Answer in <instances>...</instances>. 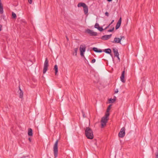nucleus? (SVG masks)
Masks as SVG:
<instances>
[{
	"label": "nucleus",
	"mask_w": 158,
	"mask_h": 158,
	"mask_svg": "<svg viewBox=\"0 0 158 158\" xmlns=\"http://www.w3.org/2000/svg\"><path fill=\"white\" fill-rule=\"evenodd\" d=\"M85 134L86 137L88 139H91L94 137L92 130L89 127H86Z\"/></svg>",
	"instance_id": "obj_1"
},
{
	"label": "nucleus",
	"mask_w": 158,
	"mask_h": 158,
	"mask_svg": "<svg viewBox=\"0 0 158 158\" xmlns=\"http://www.w3.org/2000/svg\"><path fill=\"white\" fill-rule=\"evenodd\" d=\"M110 114L109 113H106L105 114V116L102 117L101 120V125L102 127L103 128L106 125L107 122V118L109 116Z\"/></svg>",
	"instance_id": "obj_2"
},
{
	"label": "nucleus",
	"mask_w": 158,
	"mask_h": 158,
	"mask_svg": "<svg viewBox=\"0 0 158 158\" xmlns=\"http://www.w3.org/2000/svg\"><path fill=\"white\" fill-rule=\"evenodd\" d=\"M58 140H56L54 145L53 146V152H54V156L55 158H56L57 156L58 155Z\"/></svg>",
	"instance_id": "obj_3"
},
{
	"label": "nucleus",
	"mask_w": 158,
	"mask_h": 158,
	"mask_svg": "<svg viewBox=\"0 0 158 158\" xmlns=\"http://www.w3.org/2000/svg\"><path fill=\"white\" fill-rule=\"evenodd\" d=\"M48 60H47V59L46 58L45 61H44V69L43 71V73H46L47 69H48Z\"/></svg>",
	"instance_id": "obj_4"
},
{
	"label": "nucleus",
	"mask_w": 158,
	"mask_h": 158,
	"mask_svg": "<svg viewBox=\"0 0 158 158\" xmlns=\"http://www.w3.org/2000/svg\"><path fill=\"white\" fill-rule=\"evenodd\" d=\"M125 129L124 127H123L121 128L120 130V132L118 133V136L120 138H123L125 135Z\"/></svg>",
	"instance_id": "obj_5"
},
{
	"label": "nucleus",
	"mask_w": 158,
	"mask_h": 158,
	"mask_svg": "<svg viewBox=\"0 0 158 158\" xmlns=\"http://www.w3.org/2000/svg\"><path fill=\"white\" fill-rule=\"evenodd\" d=\"M86 32L90 35L91 36H96L97 35V32H94L93 30H91L89 29L86 30Z\"/></svg>",
	"instance_id": "obj_6"
},
{
	"label": "nucleus",
	"mask_w": 158,
	"mask_h": 158,
	"mask_svg": "<svg viewBox=\"0 0 158 158\" xmlns=\"http://www.w3.org/2000/svg\"><path fill=\"white\" fill-rule=\"evenodd\" d=\"M112 36V35H105L102 36L101 39L103 40H107L109 39Z\"/></svg>",
	"instance_id": "obj_7"
},
{
	"label": "nucleus",
	"mask_w": 158,
	"mask_h": 158,
	"mask_svg": "<svg viewBox=\"0 0 158 158\" xmlns=\"http://www.w3.org/2000/svg\"><path fill=\"white\" fill-rule=\"evenodd\" d=\"M121 39H119V38H118L115 37L114 38V40L111 41V42L115 44H121Z\"/></svg>",
	"instance_id": "obj_8"
},
{
	"label": "nucleus",
	"mask_w": 158,
	"mask_h": 158,
	"mask_svg": "<svg viewBox=\"0 0 158 158\" xmlns=\"http://www.w3.org/2000/svg\"><path fill=\"white\" fill-rule=\"evenodd\" d=\"M121 23V18H120L119 19L118 23H117V24L116 25V26L115 27L116 29L117 30L120 27Z\"/></svg>",
	"instance_id": "obj_9"
},
{
	"label": "nucleus",
	"mask_w": 158,
	"mask_h": 158,
	"mask_svg": "<svg viewBox=\"0 0 158 158\" xmlns=\"http://www.w3.org/2000/svg\"><path fill=\"white\" fill-rule=\"evenodd\" d=\"M125 73V71H123L122 73V74L121 75V76L120 77V79L121 81L123 83H125V81L124 80V73Z\"/></svg>",
	"instance_id": "obj_10"
},
{
	"label": "nucleus",
	"mask_w": 158,
	"mask_h": 158,
	"mask_svg": "<svg viewBox=\"0 0 158 158\" xmlns=\"http://www.w3.org/2000/svg\"><path fill=\"white\" fill-rule=\"evenodd\" d=\"M80 52L84 53L85 51V46L81 45L80 47Z\"/></svg>",
	"instance_id": "obj_11"
},
{
	"label": "nucleus",
	"mask_w": 158,
	"mask_h": 158,
	"mask_svg": "<svg viewBox=\"0 0 158 158\" xmlns=\"http://www.w3.org/2000/svg\"><path fill=\"white\" fill-rule=\"evenodd\" d=\"M93 50L94 52L97 53H101L102 52V49H98L97 48L95 47H94L93 48Z\"/></svg>",
	"instance_id": "obj_12"
},
{
	"label": "nucleus",
	"mask_w": 158,
	"mask_h": 158,
	"mask_svg": "<svg viewBox=\"0 0 158 158\" xmlns=\"http://www.w3.org/2000/svg\"><path fill=\"white\" fill-rule=\"evenodd\" d=\"M113 52L114 54V56H119V54L118 52V50L117 49L114 48L113 49Z\"/></svg>",
	"instance_id": "obj_13"
},
{
	"label": "nucleus",
	"mask_w": 158,
	"mask_h": 158,
	"mask_svg": "<svg viewBox=\"0 0 158 158\" xmlns=\"http://www.w3.org/2000/svg\"><path fill=\"white\" fill-rule=\"evenodd\" d=\"M77 6H78V7L82 6V7H83L84 8V7H85V6H86V5L84 3L80 2V3H79L78 4V5H77Z\"/></svg>",
	"instance_id": "obj_14"
},
{
	"label": "nucleus",
	"mask_w": 158,
	"mask_h": 158,
	"mask_svg": "<svg viewBox=\"0 0 158 158\" xmlns=\"http://www.w3.org/2000/svg\"><path fill=\"white\" fill-rule=\"evenodd\" d=\"M28 135L29 136H32L33 135L32 130L31 128H29L28 129Z\"/></svg>",
	"instance_id": "obj_15"
},
{
	"label": "nucleus",
	"mask_w": 158,
	"mask_h": 158,
	"mask_svg": "<svg viewBox=\"0 0 158 158\" xmlns=\"http://www.w3.org/2000/svg\"><path fill=\"white\" fill-rule=\"evenodd\" d=\"M83 10L84 14L85 15H86L87 14L88 11V6H85V7H84L83 8Z\"/></svg>",
	"instance_id": "obj_16"
},
{
	"label": "nucleus",
	"mask_w": 158,
	"mask_h": 158,
	"mask_svg": "<svg viewBox=\"0 0 158 158\" xmlns=\"http://www.w3.org/2000/svg\"><path fill=\"white\" fill-rule=\"evenodd\" d=\"M104 52H105V53H106L110 54L111 53V49L109 48L106 49H105L104 51Z\"/></svg>",
	"instance_id": "obj_17"
},
{
	"label": "nucleus",
	"mask_w": 158,
	"mask_h": 158,
	"mask_svg": "<svg viewBox=\"0 0 158 158\" xmlns=\"http://www.w3.org/2000/svg\"><path fill=\"white\" fill-rule=\"evenodd\" d=\"M19 97L20 98H22L23 97V92L22 90L20 89V88L19 87Z\"/></svg>",
	"instance_id": "obj_18"
},
{
	"label": "nucleus",
	"mask_w": 158,
	"mask_h": 158,
	"mask_svg": "<svg viewBox=\"0 0 158 158\" xmlns=\"http://www.w3.org/2000/svg\"><path fill=\"white\" fill-rule=\"evenodd\" d=\"M54 69L55 70V75H56L58 73V66L57 65H55L54 67Z\"/></svg>",
	"instance_id": "obj_19"
},
{
	"label": "nucleus",
	"mask_w": 158,
	"mask_h": 158,
	"mask_svg": "<svg viewBox=\"0 0 158 158\" xmlns=\"http://www.w3.org/2000/svg\"><path fill=\"white\" fill-rule=\"evenodd\" d=\"M116 100L114 99H112L110 98L109 100V103H113Z\"/></svg>",
	"instance_id": "obj_20"
},
{
	"label": "nucleus",
	"mask_w": 158,
	"mask_h": 158,
	"mask_svg": "<svg viewBox=\"0 0 158 158\" xmlns=\"http://www.w3.org/2000/svg\"><path fill=\"white\" fill-rule=\"evenodd\" d=\"M111 105L109 106L108 107H107V109L106 110V112H107L106 113H109V111L110 110V109L111 108Z\"/></svg>",
	"instance_id": "obj_21"
},
{
	"label": "nucleus",
	"mask_w": 158,
	"mask_h": 158,
	"mask_svg": "<svg viewBox=\"0 0 158 158\" xmlns=\"http://www.w3.org/2000/svg\"><path fill=\"white\" fill-rule=\"evenodd\" d=\"M100 27L99 26V25L98 23H95L94 26V27L96 29H98Z\"/></svg>",
	"instance_id": "obj_22"
},
{
	"label": "nucleus",
	"mask_w": 158,
	"mask_h": 158,
	"mask_svg": "<svg viewBox=\"0 0 158 158\" xmlns=\"http://www.w3.org/2000/svg\"><path fill=\"white\" fill-rule=\"evenodd\" d=\"M12 16L13 18H16V14L14 12L12 13Z\"/></svg>",
	"instance_id": "obj_23"
},
{
	"label": "nucleus",
	"mask_w": 158,
	"mask_h": 158,
	"mask_svg": "<svg viewBox=\"0 0 158 158\" xmlns=\"http://www.w3.org/2000/svg\"><path fill=\"white\" fill-rule=\"evenodd\" d=\"M3 13V7H0V14H2Z\"/></svg>",
	"instance_id": "obj_24"
},
{
	"label": "nucleus",
	"mask_w": 158,
	"mask_h": 158,
	"mask_svg": "<svg viewBox=\"0 0 158 158\" xmlns=\"http://www.w3.org/2000/svg\"><path fill=\"white\" fill-rule=\"evenodd\" d=\"M98 30L99 31L101 32L103 30V29L102 28V27H100L98 28H97Z\"/></svg>",
	"instance_id": "obj_25"
},
{
	"label": "nucleus",
	"mask_w": 158,
	"mask_h": 158,
	"mask_svg": "<svg viewBox=\"0 0 158 158\" xmlns=\"http://www.w3.org/2000/svg\"><path fill=\"white\" fill-rule=\"evenodd\" d=\"M78 50V49L77 48L74 49V54H75L76 56L77 55V52Z\"/></svg>",
	"instance_id": "obj_26"
},
{
	"label": "nucleus",
	"mask_w": 158,
	"mask_h": 158,
	"mask_svg": "<svg viewBox=\"0 0 158 158\" xmlns=\"http://www.w3.org/2000/svg\"><path fill=\"white\" fill-rule=\"evenodd\" d=\"M114 27H113L111 29H110L109 30L107 31L109 32H111L113 31L114 30Z\"/></svg>",
	"instance_id": "obj_27"
},
{
	"label": "nucleus",
	"mask_w": 158,
	"mask_h": 158,
	"mask_svg": "<svg viewBox=\"0 0 158 158\" xmlns=\"http://www.w3.org/2000/svg\"><path fill=\"white\" fill-rule=\"evenodd\" d=\"M156 158H158V150L156 151Z\"/></svg>",
	"instance_id": "obj_28"
},
{
	"label": "nucleus",
	"mask_w": 158,
	"mask_h": 158,
	"mask_svg": "<svg viewBox=\"0 0 158 158\" xmlns=\"http://www.w3.org/2000/svg\"><path fill=\"white\" fill-rule=\"evenodd\" d=\"M125 39V37L123 36H120V38H119V39H121V40H124Z\"/></svg>",
	"instance_id": "obj_29"
},
{
	"label": "nucleus",
	"mask_w": 158,
	"mask_h": 158,
	"mask_svg": "<svg viewBox=\"0 0 158 158\" xmlns=\"http://www.w3.org/2000/svg\"><path fill=\"white\" fill-rule=\"evenodd\" d=\"M96 61V60L95 59H93L92 60H91V63H94Z\"/></svg>",
	"instance_id": "obj_30"
},
{
	"label": "nucleus",
	"mask_w": 158,
	"mask_h": 158,
	"mask_svg": "<svg viewBox=\"0 0 158 158\" xmlns=\"http://www.w3.org/2000/svg\"><path fill=\"white\" fill-rule=\"evenodd\" d=\"M105 15H106V16H107V17H108L109 16V13L107 12H105Z\"/></svg>",
	"instance_id": "obj_31"
},
{
	"label": "nucleus",
	"mask_w": 158,
	"mask_h": 158,
	"mask_svg": "<svg viewBox=\"0 0 158 158\" xmlns=\"http://www.w3.org/2000/svg\"><path fill=\"white\" fill-rule=\"evenodd\" d=\"M0 7H3L2 5L1 2V0H0Z\"/></svg>",
	"instance_id": "obj_32"
},
{
	"label": "nucleus",
	"mask_w": 158,
	"mask_h": 158,
	"mask_svg": "<svg viewBox=\"0 0 158 158\" xmlns=\"http://www.w3.org/2000/svg\"><path fill=\"white\" fill-rule=\"evenodd\" d=\"M111 25L110 24H109V25H108L106 27H105V30H106V29H107L108 28H109V27H110V25Z\"/></svg>",
	"instance_id": "obj_33"
},
{
	"label": "nucleus",
	"mask_w": 158,
	"mask_h": 158,
	"mask_svg": "<svg viewBox=\"0 0 158 158\" xmlns=\"http://www.w3.org/2000/svg\"><path fill=\"white\" fill-rule=\"evenodd\" d=\"M32 0H28V2H29L30 4H32Z\"/></svg>",
	"instance_id": "obj_34"
},
{
	"label": "nucleus",
	"mask_w": 158,
	"mask_h": 158,
	"mask_svg": "<svg viewBox=\"0 0 158 158\" xmlns=\"http://www.w3.org/2000/svg\"><path fill=\"white\" fill-rule=\"evenodd\" d=\"M84 52H81V55L82 56H84Z\"/></svg>",
	"instance_id": "obj_35"
},
{
	"label": "nucleus",
	"mask_w": 158,
	"mask_h": 158,
	"mask_svg": "<svg viewBox=\"0 0 158 158\" xmlns=\"http://www.w3.org/2000/svg\"><path fill=\"white\" fill-rule=\"evenodd\" d=\"M115 92V93H118V89H117L115 90V92Z\"/></svg>",
	"instance_id": "obj_36"
},
{
	"label": "nucleus",
	"mask_w": 158,
	"mask_h": 158,
	"mask_svg": "<svg viewBox=\"0 0 158 158\" xmlns=\"http://www.w3.org/2000/svg\"><path fill=\"white\" fill-rule=\"evenodd\" d=\"M2 26L1 25H0V31L2 30Z\"/></svg>",
	"instance_id": "obj_37"
},
{
	"label": "nucleus",
	"mask_w": 158,
	"mask_h": 158,
	"mask_svg": "<svg viewBox=\"0 0 158 158\" xmlns=\"http://www.w3.org/2000/svg\"><path fill=\"white\" fill-rule=\"evenodd\" d=\"M114 20H112V21H111V22L110 23V24H110V25H111V24H112L113 23H114Z\"/></svg>",
	"instance_id": "obj_38"
},
{
	"label": "nucleus",
	"mask_w": 158,
	"mask_h": 158,
	"mask_svg": "<svg viewBox=\"0 0 158 158\" xmlns=\"http://www.w3.org/2000/svg\"><path fill=\"white\" fill-rule=\"evenodd\" d=\"M29 139V141H30V142H31V139L30 138H29V139Z\"/></svg>",
	"instance_id": "obj_39"
},
{
	"label": "nucleus",
	"mask_w": 158,
	"mask_h": 158,
	"mask_svg": "<svg viewBox=\"0 0 158 158\" xmlns=\"http://www.w3.org/2000/svg\"><path fill=\"white\" fill-rule=\"evenodd\" d=\"M116 57H117V58H118V59L119 60H120V59L119 58V56H116Z\"/></svg>",
	"instance_id": "obj_40"
},
{
	"label": "nucleus",
	"mask_w": 158,
	"mask_h": 158,
	"mask_svg": "<svg viewBox=\"0 0 158 158\" xmlns=\"http://www.w3.org/2000/svg\"><path fill=\"white\" fill-rule=\"evenodd\" d=\"M112 0H107V1L109 2H111Z\"/></svg>",
	"instance_id": "obj_41"
},
{
	"label": "nucleus",
	"mask_w": 158,
	"mask_h": 158,
	"mask_svg": "<svg viewBox=\"0 0 158 158\" xmlns=\"http://www.w3.org/2000/svg\"><path fill=\"white\" fill-rule=\"evenodd\" d=\"M83 116L84 117H85L84 114H83Z\"/></svg>",
	"instance_id": "obj_42"
},
{
	"label": "nucleus",
	"mask_w": 158,
	"mask_h": 158,
	"mask_svg": "<svg viewBox=\"0 0 158 158\" xmlns=\"http://www.w3.org/2000/svg\"><path fill=\"white\" fill-rule=\"evenodd\" d=\"M66 38H67V40H68V38H67V37H66Z\"/></svg>",
	"instance_id": "obj_43"
}]
</instances>
